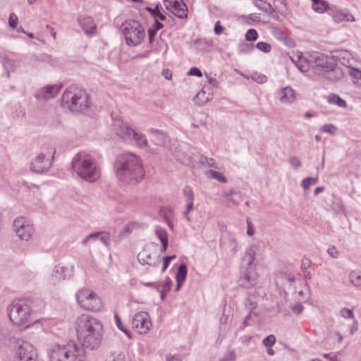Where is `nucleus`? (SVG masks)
Wrapping results in <instances>:
<instances>
[{
  "label": "nucleus",
  "mask_w": 361,
  "mask_h": 361,
  "mask_svg": "<svg viewBox=\"0 0 361 361\" xmlns=\"http://www.w3.org/2000/svg\"><path fill=\"white\" fill-rule=\"evenodd\" d=\"M113 128L116 135L125 140H134L141 149L148 148L147 141L144 135L135 131L121 118H113Z\"/></svg>",
  "instance_id": "6e6552de"
},
{
  "label": "nucleus",
  "mask_w": 361,
  "mask_h": 361,
  "mask_svg": "<svg viewBox=\"0 0 361 361\" xmlns=\"http://www.w3.org/2000/svg\"><path fill=\"white\" fill-rule=\"evenodd\" d=\"M183 195L186 202H193L195 195L190 186L186 185L183 188Z\"/></svg>",
  "instance_id": "58836bf2"
},
{
  "label": "nucleus",
  "mask_w": 361,
  "mask_h": 361,
  "mask_svg": "<svg viewBox=\"0 0 361 361\" xmlns=\"http://www.w3.org/2000/svg\"><path fill=\"white\" fill-rule=\"evenodd\" d=\"M125 355L121 352H113L106 356V361H125Z\"/></svg>",
  "instance_id": "c9c22d12"
},
{
  "label": "nucleus",
  "mask_w": 361,
  "mask_h": 361,
  "mask_svg": "<svg viewBox=\"0 0 361 361\" xmlns=\"http://www.w3.org/2000/svg\"><path fill=\"white\" fill-rule=\"evenodd\" d=\"M252 78L258 83H264L267 81V77L263 74L255 73Z\"/></svg>",
  "instance_id": "603ef678"
},
{
  "label": "nucleus",
  "mask_w": 361,
  "mask_h": 361,
  "mask_svg": "<svg viewBox=\"0 0 361 361\" xmlns=\"http://www.w3.org/2000/svg\"><path fill=\"white\" fill-rule=\"evenodd\" d=\"M171 284H172V281L170 279V278H169V277L166 279V281H164V283H158V285H161V289H164V290H167L168 292L170 290Z\"/></svg>",
  "instance_id": "bf43d9fd"
},
{
  "label": "nucleus",
  "mask_w": 361,
  "mask_h": 361,
  "mask_svg": "<svg viewBox=\"0 0 361 361\" xmlns=\"http://www.w3.org/2000/svg\"><path fill=\"white\" fill-rule=\"evenodd\" d=\"M188 74L189 75H195V76H197V77L202 76V73L201 71L198 68H196V67L191 68Z\"/></svg>",
  "instance_id": "680f3d73"
},
{
  "label": "nucleus",
  "mask_w": 361,
  "mask_h": 361,
  "mask_svg": "<svg viewBox=\"0 0 361 361\" xmlns=\"http://www.w3.org/2000/svg\"><path fill=\"white\" fill-rule=\"evenodd\" d=\"M114 169L118 179L126 183H137L145 176V171L140 157L130 152L117 157Z\"/></svg>",
  "instance_id": "f03ea898"
},
{
  "label": "nucleus",
  "mask_w": 361,
  "mask_h": 361,
  "mask_svg": "<svg viewBox=\"0 0 361 361\" xmlns=\"http://www.w3.org/2000/svg\"><path fill=\"white\" fill-rule=\"evenodd\" d=\"M101 234L98 240L103 243L106 247H109L110 242V235L108 233L100 232Z\"/></svg>",
  "instance_id": "de8ad7c7"
},
{
  "label": "nucleus",
  "mask_w": 361,
  "mask_h": 361,
  "mask_svg": "<svg viewBox=\"0 0 361 361\" xmlns=\"http://www.w3.org/2000/svg\"><path fill=\"white\" fill-rule=\"evenodd\" d=\"M317 178L308 177L304 178L301 182V187L305 190H307L312 185H314L317 183Z\"/></svg>",
  "instance_id": "4c0bfd02"
},
{
  "label": "nucleus",
  "mask_w": 361,
  "mask_h": 361,
  "mask_svg": "<svg viewBox=\"0 0 361 361\" xmlns=\"http://www.w3.org/2000/svg\"><path fill=\"white\" fill-rule=\"evenodd\" d=\"M277 97L281 103H291L295 99V92L289 86L281 89L277 93Z\"/></svg>",
  "instance_id": "aec40b11"
},
{
  "label": "nucleus",
  "mask_w": 361,
  "mask_h": 361,
  "mask_svg": "<svg viewBox=\"0 0 361 361\" xmlns=\"http://www.w3.org/2000/svg\"><path fill=\"white\" fill-rule=\"evenodd\" d=\"M80 345L84 349L94 350L102 343L104 328L101 321L88 314H82L75 322Z\"/></svg>",
  "instance_id": "f257e3e1"
},
{
  "label": "nucleus",
  "mask_w": 361,
  "mask_h": 361,
  "mask_svg": "<svg viewBox=\"0 0 361 361\" xmlns=\"http://www.w3.org/2000/svg\"><path fill=\"white\" fill-rule=\"evenodd\" d=\"M169 10H171L172 13L179 18L183 19L187 18L188 16V7L182 0H177L174 4L170 7Z\"/></svg>",
  "instance_id": "4be33fe9"
},
{
  "label": "nucleus",
  "mask_w": 361,
  "mask_h": 361,
  "mask_svg": "<svg viewBox=\"0 0 361 361\" xmlns=\"http://www.w3.org/2000/svg\"><path fill=\"white\" fill-rule=\"evenodd\" d=\"M255 255V250L251 246L247 248L242 257L240 267V276L238 280L239 286L242 288H251L257 283L258 274L253 265Z\"/></svg>",
  "instance_id": "0eeeda50"
},
{
  "label": "nucleus",
  "mask_w": 361,
  "mask_h": 361,
  "mask_svg": "<svg viewBox=\"0 0 361 361\" xmlns=\"http://www.w3.org/2000/svg\"><path fill=\"white\" fill-rule=\"evenodd\" d=\"M245 37L248 42L255 41L258 38V33L256 30L250 28L246 32Z\"/></svg>",
  "instance_id": "79ce46f5"
},
{
  "label": "nucleus",
  "mask_w": 361,
  "mask_h": 361,
  "mask_svg": "<svg viewBox=\"0 0 361 361\" xmlns=\"http://www.w3.org/2000/svg\"><path fill=\"white\" fill-rule=\"evenodd\" d=\"M333 18H334V21L336 23L343 22V21H345L344 20V13L341 12V11L336 12L333 16Z\"/></svg>",
  "instance_id": "052dcab7"
},
{
  "label": "nucleus",
  "mask_w": 361,
  "mask_h": 361,
  "mask_svg": "<svg viewBox=\"0 0 361 361\" xmlns=\"http://www.w3.org/2000/svg\"><path fill=\"white\" fill-rule=\"evenodd\" d=\"M244 304L248 311L252 312L257 307L256 295L254 293H247Z\"/></svg>",
  "instance_id": "cd10ccee"
},
{
  "label": "nucleus",
  "mask_w": 361,
  "mask_h": 361,
  "mask_svg": "<svg viewBox=\"0 0 361 361\" xmlns=\"http://www.w3.org/2000/svg\"><path fill=\"white\" fill-rule=\"evenodd\" d=\"M161 6L157 4L154 8L147 7V10L151 13L153 18L156 20H164L166 16L161 12Z\"/></svg>",
  "instance_id": "2f4dec72"
},
{
  "label": "nucleus",
  "mask_w": 361,
  "mask_h": 361,
  "mask_svg": "<svg viewBox=\"0 0 361 361\" xmlns=\"http://www.w3.org/2000/svg\"><path fill=\"white\" fill-rule=\"evenodd\" d=\"M194 99L197 104L203 105L209 100V97L206 95V92L204 91H200L196 94Z\"/></svg>",
  "instance_id": "e433bc0d"
},
{
  "label": "nucleus",
  "mask_w": 361,
  "mask_h": 361,
  "mask_svg": "<svg viewBox=\"0 0 361 361\" xmlns=\"http://www.w3.org/2000/svg\"><path fill=\"white\" fill-rule=\"evenodd\" d=\"M194 209L193 202H186L185 211L183 213L185 218L188 222L191 221L190 212Z\"/></svg>",
  "instance_id": "c03bdc74"
},
{
  "label": "nucleus",
  "mask_w": 361,
  "mask_h": 361,
  "mask_svg": "<svg viewBox=\"0 0 361 361\" xmlns=\"http://www.w3.org/2000/svg\"><path fill=\"white\" fill-rule=\"evenodd\" d=\"M78 22L86 36L90 37L97 34V26L91 17L80 16Z\"/></svg>",
  "instance_id": "6ab92c4d"
},
{
  "label": "nucleus",
  "mask_w": 361,
  "mask_h": 361,
  "mask_svg": "<svg viewBox=\"0 0 361 361\" xmlns=\"http://www.w3.org/2000/svg\"><path fill=\"white\" fill-rule=\"evenodd\" d=\"M295 280V275L289 271H280L276 275L275 278L276 286L284 290L290 289Z\"/></svg>",
  "instance_id": "f3484780"
},
{
  "label": "nucleus",
  "mask_w": 361,
  "mask_h": 361,
  "mask_svg": "<svg viewBox=\"0 0 361 361\" xmlns=\"http://www.w3.org/2000/svg\"><path fill=\"white\" fill-rule=\"evenodd\" d=\"M8 317L11 322L16 325L26 324L31 316L32 307L27 300L13 301L8 308Z\"/></svg>",
  "instance_id": "9b49d317"
},
{
  "label": "nucleus",
  "mask_w": 361,
  "mask_h": 361,
  "mask_svg": "<svg viewBox=\"0 0 361 361\" xmlns=\"http://www.w3.org/2000/svg\"><path fill=\"white\" fill-rule=\"evenodd\" d=\"M61 87V85H48L38 90L35 93V97L44 101L54 98L59 93Z\"/></svg>",
  "instance_id": "dca6fc26"
},
{
  "label": "nucleus",
  "mask_w": 361,
  "mask_h": 361,
  "mask_svg": "<svg viewBox=\"0 0 361 361\" xmlns=\"http://www.w3.org/2000/svg\"><path fill=\"white\" fill-rule=\"evenodd\" d=\"M176 258V255L166 256L163 258V266L161 268V272H164L168 268L171 261Z\"/></svg>",
  "instance_id": "3c124183"
},
{
  "label": "nucleus",
  "mask_w": 361,
  "mask_h": 361,
  "mask_svg": "<svg viewBox=\"0 0 361 361\" xmlns=\"http://www.w3.org/2000/svg\"><path fill=\"white\" fill-rule=\"evenodd\" d=\"M1 63L4 70L6 71L7 77L9 78L10 73L14 71L16 69V61L7 57H4L1 60Z\"/></svg>",
  "instance_id": "bb28decb"
},
{
  "label": "nucleus",
  "mask_w": 361,
  "mask_h": 361,
  "mask_svg": "<svg viewBox=\"0 0 361 361\" xmlns=\"http://www.w3.org/2000/svg\"><path fill=\"white\" fill-rule=\"evenodd\" d=\"M188 274L187 266L185 263L180 264L176 273V281H185Z\"/></svg>",
  "instance_id": "72a5a7b5"
},
{
  "label": "nucleus",
  "mask_w": 361,
  "mask_h": 361,
  "mask_svg": "<svg viewBox=\"0 0 361 361\" xmlns=\"http://www.w3.org/2000/svg\"><path fill=\"white\" fill-rule=\"evenodd\" d=\"M85 350L75 341L66 345H55L49 351L50 361H84Z\"/></svg>",
  "instance_id": "423d86ee"
},
{
  "label": "nucleus",
  "mask_w": 361,
  "mask_h": 361,
  "mask_svg": "<svg viewBox=\"0 0 361 361\" xmlns=\"http://www.w3.org/2000/svg\"><path fill=\"white\" fill-rule=\"evenodd\" d=\"M132 327L140 334H147L152 327L150 317L147 312L136 313L132 319Z\"/></svg>",
  "instance_id": "ddd939ff"
},
{
  "label": "nucleus",
  "mask_w": 361,
  "mask_h": 361,
  "mask_svg": "<svg viewBox=\"0 0 361 361\" xmlns=\"http://www.w3.org/2000/svg\"><path fill=\"white\" fill-rule=\"evenodd\" d=\"M16 235L23 240L27 241L34 233V228L24 217L16 218L13 222Z\"/></svg>",
  "instance_id": "4468645a"
},
{
  "label": "nucleus",
  "mask_w": 361,
  "mask_h": 361,
  "mask_svg": "<svg viewBox=\"0 0 361 361\" xmlns=\"http://www.w3.org/2000/svg\"><path fill=\"white\" fill-rule=\"evenodd\" d=\"M18 361H37V354L34 346L23 341L16 350Z\"/></svg>",
  "instance_id": "2eb2a0df"
},
{
  "label": "nucleus",
  "mask_w": 361,
  "mask_h": 361,
  "mask_svg": "<svg viewBox=\"0 0 361 361\" xmlns=\"http://www.w3.org/2000/svg\"><path fill=\"white\" fill-rule=\"evenodd\" d=\"M166 361H182V358L179 355H169L166 357Z\"/></svg>",
  "instance_id": "774afa93"
},
{
  "label": "nucleus",
  "mask_w": 361,
  "mask_h": 361,
  "mask_svg": "<svg viewBox=\"0 0 361 361\" xmlns=\"http://www.w3.org/2000/svg\"><path fill=\"white\" fill-rule=\"evenodd\" d=\"M289 162L293 169H298L301 166V162L296 157H292L289 159Z\"/></svg>",
  "instance_id": "5fc2aeb1"
},
{
  "label": "nucleus",
  "mask_w": 361,
  "mask_h": 361,
  "mask_svg": "<svg viewBox=\"0 0 361 361\" xmlns=\"http://www.w3.org/2000/svg\"><path fill=\"white\" fill-rule=\"evenodd\" d=\"M149 132L154 135L156 145L161 146L164 144L166 136L162 131L151 128Z\"/></svg>",
  "instance_id": "c85d7f7f"
},
{
  "label": "nucleus",
  "mask_w": 361,
  "mask_h": 361,
  "mask_svg": "<svg viewBox=\"0 0 361 361\" xmlns=\"http://www.w3.org/2000/svg\"><path fill=\"white\" fill-rule=\"evenodd\" d=\"M55 149L50 144L40 147L38 154L30 164V169L37 173L47 172L52 166Z\"/></svg>",
  "instance_id": "1a4fd4ad"
},
{
  "label": "nucleus",
  "mask_w": 361,
  "mask_h": 361,
  "mask_svg": "<svg viewBox=\"0 0 361 361\" xmlns=\"http://www.w3.org/2000/svg\"><path fill=\"white\" fill-rule=\"evenodd\" d=\"M199 161L202 165L216 169L218 168V164L213 158H209L207 157L201 155Z\"/></svg>",
  "instance_id": "f704fd0d"
},
{
  "label": "nucleus",
  "mask_w": 361,
  "mask_h": 361,
  "mask_svg": "<svg viewBox=\"0 0 361 361\" xmlns=\"http://www.w3.org/2000/svg\"><path fill=\"white\" fill-rule=\"evenodd\" d=\"M336 130V128L333 124H325L322 126V131L333 134Z\"/></svg>",
  "instance_id": "6e6d98bb"
},
{
  "label": "nucleus",
  "mask_w": 361,
  "mask_h": 361,
  "mask_svg": "<svg viewBox=\"0 0 361 361\" xmlns=\"http://www.w3.org/2000/svg\"><path fill=\"white\" fill-rule=\"evenodd\" d=\"M114 318H115V322H116V326L121 331H123V333H125L126 334V336L128 337V338H131V334L130 332L124 327V326L122 324V322L121 320V318L119 317V316L116 313L114 314Z\"/></svg>",
  "instance_id": "ea45409f"
},
{
  "label": "nucleus",
  "mask_w": 361,
  "mask_h": 361,
  "mask_svg": "<svg viewBox=\"0 0 361 361\" xmlns=\"http://www.w3.org/2000/svg\"><path fill=\"white\" fill-rule=\"evenodd\" d=\"M195 44H204L208 47H212L213 45L212 40H207L205 39H198L195 41Z\"/></svg>",
  "instance_id": "0e129e2a"
},
{
  "label": "nucleus",
  "mask_w": 361,
  "mask_h": 361,
  "mask_svg": "<svg viewBox=\"0 0 361 361\" xmlns=\"http://www.w3.org/2000/svg\"><path fill=\"white\" fill-rule=\"evenodd\" d=\"M78 305L83 309L98 312L102 308V302L99 297L89 288H82L75 295Z\"/></svg>",
  "instance_id": "f8f14e48"
},
{
  "label": "nucleus",
  "mask_w": 361,
  "mask_h": 361,
  "mask_svg": "<svg viewBox=\"0 0 361 361\" xmlns=\"http://www.w3.org/2000/svg\"><path fill=\"white\" fill-rule=\"evenodd\" d=\"M72 168L79 177L88 183H94L101 177V166L91 152L77 153L73 158Z\"/></svg>",
  "instance_id": "7ed1b4c3"
},
{
  "label": "nucleus",
  "mask_w": 361,
  "mask_h": 361,
  "mask_svg": "<svg viewBox=\"0 0 361 361\" xmlns=\"http://www.w3.org/2000/svg\"><path fill=\"white\" fill-rule=\"evenodd\" d=\"M256 48L264 53H269L271 51V45L264 42L257 43Z\"/></svg>",
  "instance_id": "a18cd8bd"
},
{
  "label": "nucleus",
  "mask_w": 361,
  "mask_h": 361,
  "mask_svg": "<svg viewBox=\"0 0 361 361\" xmlns=\"http://www.w3.org/2000/svg\"><path fill=\"white\" fill-rule=\"evenodd\" d=\"M156 235L160 240L161 243H163L164 241H169L167 232L164 229H157L156 231Z\"/></svg>",
  "instance_id": "49530a36"
},
{
  "label": "nucleus",
  "mask_w": 361,
  "mask_h": 361,
  "mask_svg": "<svg viewBox=\"0 0 361 361\" xmlns=\"http://www.w3.org/2000/svg\"><path fill=\"white\" fill-rule=\"evenodd\" d=\"M349 281L356 287L361 286V271L355 270L349 274Z\"/></svg>",
  "instance_id": "473e14b6"
},
{
  "label": "nucleus",
  "mask_w": 361,
  "mask_h": 361,
  "mask_svg": "<svg viewBox=\"0 0 361 361\" xmlns=\"http://www.w3.org/2000/svg\"><path fill=\"white\" fill-rule=\"evenodd\" d=\"M137 259L142 264H148L153 267H157L159 262L152 257L151 254L147 250L140 252L137 255Z\"/></svg>",
  "instance_id": "393cba45"
},
{
  "label": "nucleus",
  "mask_w": 361,
  "mask_h": 361,
  "mask_svg": "<svg viewBox=\"0 0 361 361\" xmlns=\"http://www.w3.org/2000/svg\"><path fill=\"white\" fill-rule=\"evenodd\" d=\"M221 197L224 199L225 205L228 207L236 206L243 200L242 193L235 190L222 192Z\"/></svg>",
  "instance_id": "a211bd4d"
},
{
  "label": "nucleus",
  "mask_w": 361,
  "mask_h": 361,
  "mask_svg": "<svg viewBox=\"0 0 361 361\" xmlns=\"http://www.w3.org/2000/svg\"><path fill=\"white\" fill-rule=\"evenodd\" d=\"M122 32L125 37L126 44L129 47H136L141 44L145 38V28L137 20H126L122 24Z\"/></svg>",
  "instance_id": "9d476101"
},
{
  "label": "nucleus",
  "mask_w": 361,
  "mask_h": 361,
  "mask_svg": "<svg viewBox=\"0 0 361 361\" xmlns=\"http://www.w3.org/2000/svg\"><path fill=\"white\" fill-rule=\"evenodd\" d=\"M224 29H225L224 27H223L221 25L220 21H216L215 23L214 27V31L216 35H221L223 32V31L224 30Z\"/></svg>",
  "instance_id": "13d9d810"
},
{
  "label": "nucleus",
  "mask_w": 361,
  "mask_h": 361,
  "mask_svg": "<svg viewBox=\"0 0 361 361\" xmlns=\"http://www.w3.org/2000/svg\"><path fill=\"white\" fill-rule=\"evenodd\" d=\"M8 23L11 27H12L13 29L16 28L18 25L17 16L14 13H11L9 16Z\"/></svg>",
  "instance_id": "864d4df0"
},
{
  "label": "nucleus",
  "mask_w": 361,
  "mask_h": 361,
  "mask_svg": "<svg viewBox=\"0 0 361 361\" xmlns=\"http://www.w3.org/2000/svg\"><path fill=\"white\" fill-rule=\"evenodd\" d=\"M327 102L329 104L337 105L339 107L345 108L347 106L346 102L336 94H330L327 97Z\"/></svg>",
  "instance_id": "a878e982"
},
{
  "label": "nucleus",
  "mask_w": 361,
  "mask_h": 361,
  "mask_svg": "<svg viewBox=\"0 0 361 361\" xmlns=\"http://www.w3.org/2000/svg\"><path fill=\"white\" fill-rule=\"evenodd\" d=\"M340 314L343 318L353 319L355 317L353 310L346 307L342 308Z\"/></svg>",
  "instance_id": "09e8293b"
},
{
  "label": "nucleus",
  "mask_w": 361,
  "mask_h": 361,
  "mask_svg": "<svg viewBox=\"0 0 361 361\" xmlns=\"http://www.w3.org/2000/svg\"><path fill=\"white\" fill-rule=\"evenodd\" d=\"M276 342V338L274 335L271 334L267 336L263 339V344L266 347H271Z\"/></svg>",
  "instance_id": "8fccbe9b"
},
{
  "label": "nucleus",
  "mask_w": 361,
  "mask_h": 361,
  "mask_svg": "<svg viewBox=\"0 0 361 361\" xmlns=\"http://www.w3.org/2000/svg\"><path fill=\"white\" fill-rule=\"evenodd\" d=\"M323 357L330 361H339L337 355L335 353H324L323 354Z\"/></svg>",
  "instance_id": "69168bd1"
},
{
  "label": "nucleus",
  "mask_w": 361,
  "mask_h": 361,
  "mask_svg": "<svg viewBox=\"0 0 361 361\" xmlns=\"http://www.w3.org/2000/svg\"><path fill=\"white\" fill-rule=\"evenodd\" d=\"M253 49V46L252 44H249L247 43L243 44L239 46V51L240 52H248L251 51Z\"/></svg>",
  "instance_id": "4d7b16f0"
},
{
  "label": "nucleus",
  "mask_w": 361,
  "mask_h": 361,
  "mask_svg": "<svg viewBox=\"0 0 361 361\" xmlns=\"http://www.w3.org/2000/svg\"><path fill=\"white\" fill-rule=\"evenodd\" d=\"M304 309V307L300 303H297L292 307V311L295 314H299L300 312H302Z\"/></svg>",
  "instance_id": "e2e57ef3"
},
{
  "label": "nucleus",
  "mask_w": 361,
  "mask_h": 361,
  "mask_svg": "<svg viewBox=\"0 0 361 361\" xmlns=\"http://www.w3.org/2000/svg\"><path fill=\"white\" fill-rule=\"evenodd\" d=\"M312 8L318 13H324L329 8V4L324 0H312Z\"/></svg>",
  "instance_id": "7c9ffc66"
},
{
  "label": "nucleus",
  "mask_w": 361,
  "mask_h": 361,
  "mask_svg": "<svg viewBox=\"0 0 361 361\" xmlns=\"http://www.w3.org/2000/svg\"><path fill=\"white\" fill-rule=\"evenodd\" d=\"M254 5L261 11L267 13L269 16L275 18L274 13H275L274 8L267 1L264 0H255Z\"/></svg>",
  "instance_id": "b1692460"
},
{
  "label": "nucleus",
  "mask_w": 361,
  "mask_h": 361,
  "mask_svg": "<svg viewBox=\"0 0 361 361\" xmlns=\"http://www.w3.org/2000/svg\"><path fill=\"white\" fill-rule=\"evenodd\" d=\"M101 233L95 232L88 235L82 241V244L86 245L88 242L92 243L98 240Z\"/></svg>",
  "instance_id": "37998d69"
},
{
  "label": "nucleus",
  "mask_w": 361,
  "mask_h": 361,
  "mask_svg": "<svg viewBox=\"0 0 361 361\" xmlns=\"http://www.w3.org/2000/svg\"><path fill=\"white\" fill-rule=\"evenodd\" d=\"M205 174L208 178L215 179L221 183H225L227 181V178L222 173L214 170H207L206 171Z\"/></svg>",
  "instance_id": "c756f323"
},
{
  "label": "nucleus",
  "mask_w": 361,
  "mask_h": 361,
  "mask_svg": "<svg viewBox=\"0 0 361 361\" xmlns=\"http://www.w3.org/2000/svg\"><path fill=\"white\" fill-rule=\"evenodd\" d=\"M295 61L291 58L292 61L298 68L303 73L308 72L312 69L316 73H325L328 68H331L332 59L326 55L319 52L307 53L305 56L298 55Z\"/></svg>",
  "instance_id": "20e7f679"
},
{
  "label": "nucleus",
  "mask_w": 361,
  "mask_h": 361,
  "mask_svg": "<svg viewBox=\"0 0 361 361\" xmlns=\"http://www.w3.org/2000/svg\"><path fill=\"white\" fill-rule=\"evenodd\" d=\"M274 4L275 5L276 9H278L279 12L281 14H285L286 12V4L285 3V0H274Z\"/></svg>",
  "instance_id": "a19ab883"
},
{
  "label": "nucleus",
  "mask_w": 361,
  "mask_h": 361,
  "mask_svg": "<svg viewBox=\"0 0 361 361\" xmlns=\"http://www.w3.org/2000/svg\"><path fill=\"white\" fill-rule=\"evenodd\" d=\"M90 104L88 93L85 90L78 87L70 86L62 95L63 108L72 112H82L89 108Z\"/></svg>",
  "instance_id": "39448f33"
},
{
  "label": "nucleus",
  "mask_w": 361,
  "mask_h": 361,
  "mask_svg": "<svg viewBox=\"0 0 361 361\" xmlns=\"http://www.w3.org/2000/svg\"><path fill=\"white\" fill-rule=\"evenodd\" d=\"M326 78L331 81L336 82L341 80L343 76V71L334 62L331 64V68L325 71Z\"/></svg>",
  "instance_id": "412c9836"
},
{
  "label": "nucleus",
  "mask_w": 361,
  "mask_h": 361,
  "mask_svg": "<svg viewBox=\"0 0 361 361\" xmlns=\"http://www.w3.org/2000/svg\"><path fill=\"white\" fill-rule=\"evenodd\" d=\"M157 32L154 29H153L152 27H150L149 28L148 30V36H149V44H152L153 42H154V36L156 35L157 34Z\"/></svg>",
  "instance_id": "338daca9"
},
{
  "label": "nucleus",
  "mask_w": 361,
  "mask_h": 361,
  "mask_svg": "<svg viewBox=\"0 0 361 361\" xmlns=\"http://www.w3.org/2000/svg\"><path fill=\"white\" fill-rule=\"evenodd\" d=\"M71 275V270L66 267L58 264L54 267L53 270L52 276L55 277L57 280H64L69 278Z\"/></svg>",
  "instance_id": "5701e85b"
}]
</instances>
